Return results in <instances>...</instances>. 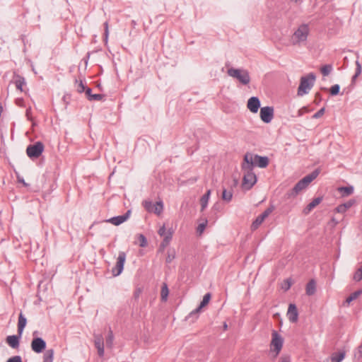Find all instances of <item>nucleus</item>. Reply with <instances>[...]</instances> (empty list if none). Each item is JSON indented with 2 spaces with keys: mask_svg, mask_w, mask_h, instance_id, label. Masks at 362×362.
Instances as JSON below:
<instances>
[{
  "mask_svg": "<svg viewBox=\"0 0 362 362\" xmlns=\"http://www.w3.org/2000/svg\"><path fill=\"white\" fill-rule=\"evenodd\" d=\"M269 158L267 156H261L257 154L251 153H246L244 156L243 164L246 165L247 168H252L257 166L261 168H264L269 165Z\"/></svg>",
  "mask_w": 362,
  "mask_h": 362,
  "instance_id": "f257e3e1",
  "label": "nucleus"
},
{
  "mask_svg": "<svg viewBox=\"0 0 362 362\" xmlns=\"http://www.w3.org/2000/svg\"><path fill=\"white\" fill-rule=\"evenodd\" d=\"M227 74L229 76L236 79L243 86H247L251 81L250 73L245 69L230 67L228 69Z\"/></svg>",
  "mask_w": 362,
  "mask_h": 362,
  "instance_id": "f03ea898",
  "label": "nucleus"
},
{
  "mask_svg": "<svg viewBox=\"0 0 362 362\" xmlns=\"http://www.w3.org/2000/svg\"><path fill=\"white\" fill-rule=\"evenodd\" d=\"M310 28L308 24H301L293 33L291 37V43L293 45H300L307 41Z\"/></svg>",
  "mask_w": 362,
  "mask_h": 362,
  "instance_id": "7ed1b4c3",
  "label": "nucleus"
},
{
  "mask_svg": "<svg viewBox=\"0 0 362 362\" xmlns=\"http://www.w3.org/2000/svg\"><path fill=\"white\" fill-rule=\"evenodd\" d=\"M315 81V75L313 73H310L305 76L300 78V85L298 88V95L303 96L308 93L313 88Z\"/></svg>",
  "mask_w": 362,
  "mask_h": 362,
  "instance_id": "20e7f679",
  "label": "nucleus"
},
{
  "mask_svg": "<svg viewBox=\"0 0 362 362\" xmlns=\"http://www.w3.org/2000/svg\"><path fill=\"white\" fill-rule=\"evenodd\" d=\"M242 169L244 171V176L243 178V187L245 189H250L257 182V177L252 171V168H247L246 165L242 163Z\"/></svg>",
  "mask_w": 362,
  "mask_h": 362,
  "instance_id": "39448f33",
  "label": "nucleus"
},
{
  "mask_svg": "<svg viewBox=\"0 0 362 362\" xmlns=\"http://www.w3.org/2000/svg\"><path fill=\"white\" fill-rule=\"evenodd\" d=\"M283 344H284V339L282 338V337L279 334V333L275 331V330H273L272 332V341H271V344H270V350L272 352H274V357H276L282 347H283Z\"/></svg>",
  "mask_w": 362,
  "mask_h": 362,
  "instance_id": "423d86ee",
  "label": "nucleus"
},
{
  "mask_svg": "<svg viewBox=\"0 0 362 362\" xmlns=\"http://www.w3.org/2000/svg\"><path fill=\"white\" fill-rule=\"evenodd\" d=\"M44 151V145L42 142L37 141L34 144L28 146L26 148V153L30 158H38Z\"/></svg>",
  "mask_w": 362,
  "mask_h": 362,
  "instance_id": "0eeeda50",
  "label": "nucleus"
},
{
  "mask_svg": "<svg viewBox=\"0 0 362 362\" xmlns=\"http://www.w3.org/2000/svg\"><path fill=\"white\" fill-rule=\"evenodd\" d=\"M126 260V254L124 252H119L116 265L112 268V272L114 276L119 275L124 269V264Z\"/></svg>",
  "mask_w": 362,
  "mask_h": 362,
  "instance_id": "6e6552de",
  "label": "nucleus"
},
{
  "mask_svg": "<svg viewBox=\"0 0 362 362\" xmlns=\"http://www.w3.org/2000/svg\"><path fill=\"white\" fill-rule=\"evenodd\" d=\"M274 107L271 106L263 107L260 109L259 116L264 123H269L274 118Z\"/></svg>",
  "mask_w": 362,
  "mask_h": 362,
  "instance_id": "1a4fd4ad",
  "label": "nucleus"
},
{
  "mask_svg": "<svg viewBox=\"0 0 362 362\" xmlns=\"http://www.w3.org/2000/svg\"><path fill=\"white\" fill-rule=\"evenodd\" d=\"M274 207L271 206L268 207L262 214L259 215L256 219L252 222L251 228L252 230H256L264 221V219L269 216V215L274 211Z\"/></svg>",
  "mask_w": 362,
  "mask_h": 362,
  "instance_id": "9d476101",
  "label": "nucleus"
},
{
  "mask_svg": "<svg viewBox=\"0 0 362 362\" xmlns=\"http://www.w3.org/2000/svg\"><path fill=\"white\" fill-rule=\"evenodd\" d=\"M31 349L32 350L37 354L42 352L43 350L46 348V342L41 337H35L33 338L31 341Z\"/></svg>",
  "mask_w": 362,
  "mask_h": 362,
  "instance_id": "9b49d317",
  "label": "nucleus"
},
{
  "mask_svg": "<svg viewBox=\"0 0 362 362\" xmlns=\"http://www.w3.org/2000/svg\"><path fill=\"white\" fill-rule=\"evenodd\" d=\"M211 293H206L204 296L203 299H202V302L200 303L199 307L197 308L196 309H194V310H192L189 314V315L187 317V318H190L192 317H197V315L200 313L201 310L209 303V302L211 299Z\"/></svg>",
  "mask_w": 362,
  "mask_h": 362,
  "instance_id": "f8f14e48",
  "label": "nucleus"
},
{
  "mask_svg": "<svg viewBox=\"0 0 362 362\" xmlns=\"http://www.w3.org/2000/svg\"><path fill=\"white\" fill-rule=\"evenodd\" d=\"M260 107V100L257 97H251L247 104V107L252 113H257Z\"/></svg>",
  "mask_w": 362,
  "mask_h": 362,
  "instance_id": "ddd939ff",
  "label": "nucleus"
},
{
  "mask_svg": "<svg viewBox=\"0 0 362 362\" xmlns=\"http://www.w3.org/2000/svg\"><path fill=\"white\" fill-rule=\"evenodd\" d=\"M306 187L303 182V181L300 180L298 181L296 185L293 187V189H291L290 191H288L286 193L287 198L294 197H296L300 192H301L303 189H305Z\"/></svg>",
  "mask_w": 362,
  "mask_h": 362,
  "instance_id": "4468645a",
  "label": "nucleus"
},
{
  "mask_svg": "<svg viewBox=\"0 0 362 362\" xmlns=\"http://www.w3.org/2000/svg\"><path fill=\"white\" fill-rule=\"evenodd\" d=\"M130 213V211H127L124 214L110 218L106 221L115 226H119L129 218Z\"/></svg>",
  "mask_w": 362,
  "mask_h": 362,
  "instance_id": "2eb2a0df",
  "label": "nucleus"
},
{
  "mask_svg": "<svg viewBox=\"0 0 362 362\" xmlns=\"http://www.w3.org/2000/svg\"><path fill=\"white\" fill-rule=\"evenodd\" d=\"M95 346L98 350V355L102 357L104 356V341L102 335L98 334L94 336Z\"/></svg>",
  "mask_w": 362,
  "mask_h": 362,
  "instance_id": "dca6fc26",
  "label": "nucleus"
},
{
  "mask_svg": "<svg viewBox=\"0 0 362 362\" xmlns=\"http://www.w3.org/2000/svg\"><path fill=\"white\" fill-rule=\"evenodd\" d=\"M287 316L290 322H296L298 320V310L295 304L291 303L288 305Z\"/></svg>",
  "mask_w": 362,
  "mask_h": 362,
  "instance_id": "f3484780",
  "label": "nucleus"
},
{
  "mask_svg": "<svg viewBox=\"0 0 362 362\" xmlns=\"http://www.w3.org/2000/svg\"><path fill=\"white\" fill-rule=\"evenodd\" d=\"M21 337L19 334L18 336L10 335L6 337V341L12 349H18L20 345L19 339Z\"/></svg>",
  "mask_w": 362,
  "mask_h": 362,
  "instance_id": "a211bd4d",
  "label": "nucleus"
},
{
  "mask_svg": "<svg viewBox=\"0 0 362 362\" xmlns=\"http://www.w3.org/2000/svg\"><path fill=\"white\" fill-rule=\"evenodd\" d=\"M319 173V170H315L310 174L305 176L303 179H301V180L307 187L308 185L318 176Z\"/></svg>",
  "mask_w": 362,
  "mask_h": 362,
  "instance_id": "6ab92c4d",
  "label": "nucleus"
},
{
  "mask_svg": "<svg viewBox=\"0 0 362 362\" xmlns=\"http://www.w3.org/2000/svg\"><path fill=\"white\" fill-rule=\"evenodd\" d=\"M27 320L25 317L22 314V313H20L18 317V333L21 337L22 333L23 332V329L26 325Z\"/></svg>",
  "mask_w": 362,
  "mask_h": 362,
  "instance_id": "aec40b11",
  "label": "nucleus"
},
{
  "mask_svg": "<svg viewBox=\"0 0 362 362\" xmlns=\"http://www.w3.org/2000/svg\"><path fill=\"white\" fill-rule=\"evenodd\" d=\"M316 291V282L314 279H311L306 285L305 292L308 296H313Z\"/></svg>",
  "mask_w": 362,
  "mask_h": 362,
  "instance_id": "412c9836",
  "label": "nucleus"
},
{
  "mask_svg": "<svg viewBox=\"0 0 362 362\" xmlns=\"http://www.w3.org/2000/svg\"><path fill=\"white\" fill-rule=\"evenodd\" d=\"M322 199L321 197H316L313 201L308 204V206L304 209V213L305 214L310 213L315 206H317L321 202Z\"/></svg>",
  "mask_w": 362,
  "mask_h": 362,
  "instance_id": "4be33fe9",
  "label": "nucleus"
},
{
  "mask_svg": "<svg viewBox=\"0 0 362 362\" xmlns=\"http://www.w3.org/2000/svg\"><path fill=\"white\" fill-rule=\"evenodd\" d=\"M345 356L346 352L344 351L333 353L331 356V361L332 362H341L345 358Z\"/></svg>",
  "mask_w": 362,
  "mask_h": 362,
  "instance_id": "5701e85b",
  "label": "nucleus"
},
{
  "mask_svg": "<svg viewBox=\"0 0 362 362\" xmlns=\"http://www.w3.org/2000/svg\"><path fill=\"white\" fill-rule=\"evenodd\" d=\"M210 195H211V190L209 189L207 190V192L202 197L201 199H200V203H201V206H202V209L201 210L202 211H204L206 206H207V204H208V202H209V197H210Z\"/></svg>",
  "mask_w": 362,
  "mask_h": 362,
  "instance_id": "b1692460",
  "label": "nucleus"
},
{
  "mask_svg": "<svg viewBox=\"0 0 362 362\" xmlns=\"http://www.w3.org/2000/svg\"><path fill=\"white\" fill-rule=\"evenodd\" d=\"M14 79L16 88L23 91V86L25 84V78L19 75H15Z\"/></svg>",
  "mask_w": 362,
  "mask_h": 362,
  "instance_id": "393cba45",
  "label": "nucleus"
},
{
  "mask_svg": "<svg viewBox=\"0 0 362 362\" xmlns=\"http://www.w3.org/2000/svg\"><path fill=\"white\" fill-rule=\"evenodd\" d=\"M362 359V341L361 344L354 351V362H361Z\"/></svg>",
  "mask_w": 362,
  "mask_h": 362,
  "instance_id": "a878e982",
  "label": "nucleus"
},
{
  "mask_svg": "<svg viewBox=\"0 0 362 362\" xmlns=\"http://www.w3.org/2000/svg\"><path fill=\"white\" fill-rule=\"evenodd\" d=\"M54 349H50L46 350V351L43 354V361L42 362H53L54 359Z\"/></svg>",
  "mask_w": 362,
  "mask_h": 362,
  "instance_id": "bb28decb",
  "label": "nucleus"
},
{
  "mask_svg": "<svg viewBox=\"0 0 362 362\" xmlns=\"http://www.w3.org/2000/svg\"><path fill=\"white\" fill-rule=\"evenodd\" d=\"M163 211V203L162 201L156 202L153 208L152 209V213H154L157 215H160Z\"/></svg>",
  "mask_w": 362,
  "mask_h": 362,
  "instance_id": "cd10ccee",
  "label": "nucleus"
},
{
  "mask_svg": "<svg viewBox=\"0 0 362 362\" xmlns=\"http://www.w3.org/2000/svg\"><path fill=\"white\" fill-rule=\"evenodd\" d=\"M362 294V289L357 290L352 293L349 297L346 298L345 303L349 304L353 300L357 299Z\"/></svg>",
  "mask_w": 362,
  "mask_h": 362,
  "instance_id": "c85d7f7f",
  "label": "nucleus"
},
{
  "mask_svg": "<svg viewBox=\"0 0 362 362\" xmlns=\"http://www.w3.org/2000/svg\"><path fill=\"white\" fill-rule=\"evenodd\" d=\"M339 191L341 192L342 196L346 197L351 194L354 192V187L351 186L341 187L339 188Z\"/></svg>",
  "mask_w": 362,
  "mask_h": 362,
  "instance_id": "c756f323",
  "label": "nucleus"
},
{
  "mask_svg": "<svg viewBox=\"0 0 362 362\" xmlns=\"http://www.w3.org/2000/svg\"><path fill=\"white\" fill-rule=\"evenodd\" d=\"M233 193L231 191H228L226 189H223L222 199L226 202H230L232 199Z\"/></svg>",
  "mask_w": 362,
  "mask_h": 362,
  "instance_id": "7c9ffc66",
  "label": "nucleus"
},
{
  "mask_svg": "<svg viewBox=\"0 0 362 362\" xmlns=\"http://www.w3.org/2000/svg\"><path fill=\"white\" fill-rule=\"evenodd\" d=\"M333 68L331 64H326L321 67V73L323 76H328L332 71Z\"/></svg>",
  "mask_w": 362,
  "mask_h": 362,
  "instance_id": "2f4dec72",
  "label": "nucleus"
},
{
  "mask_svg": "<svg viewBox=\"0 0 362 362\" xmlns=\"http://www.w3.org/2000/svg\"><path fill=\"white\" fill-rule=\"evenodd\" d=\"M169 293V291L168 288V286L165 284H163L161 288L160 296H161V300L163 301H165L167 300L168 296Z\"/></svg>",
  "mask_w": 362,
  "mask_h": 362,
  "instance_id": "473e14b6",
  "label": "nucleus"
},
{
  "mask_svg": "<svg viewBox=\"0 0 362 362\" xmlns=\"http://www.w3.org/2000/svg\"><path fill=\"white\" fill-rule=\"evenodd\" d=\"M142 205L144 207V209L149 213H152V209L153 208L154 204L148 200H144L142 202Z\"/></svg>",
  "mask_w": 362,
  "mask_h": 362,
  "instance_id": "72a5a7b5",
  "label": "nucleus"
},
{
  "mask_svg": "<svg viewBox=\"0 0 362 362\" xmlns=\"http://www.w3.org/2000/svg\"><path fill=\"white\" fill-rule=\"evenodd\" d=\"M353 279L356 281H360L362 280V265L356 271Z\"/></svg>",
  "mask_w": 362,
  "mask_h": 362,
  "instance_id": "f704fd0d",
  "label": "nucleus"
},
{
  "mask_svg": "<svg viewBox=\"0 0 362 362\" xmlns=\"http://www.w3.org/2000/svg\"><path fill=\"white\" fill-rule=\"evenodd\" d=\"M113 339H114V336H113L112 332L110 330L108 333L107 337H106V346L107 347L111 348L112 346Z\"/></svg>",
  "mask_w": 362,
  "mask_h": 362,
  "instance_id": "c9c22d12",
  "label": "nucleus"
},
{
  "mask_svg": "<svg viewBox=\"0 0 362 362\" xmlns=\"http://www.w3.org/2000/svg\"><path fill=\"white\" fill-rule=\"evenodd\" d=\"M173 230H171V229H169L167 233H165V235H164L163 237V240L165 243H169L170 242V240H172V238H173Z\"/></svg>",
  "mask_w": 362,
  "mask_h": 362,
  "instance_id": "e433bc0d",
  "label": "nucleus"
},
{
  "mask_svg": "<svg viewBox=\"0 0 362 362\" xmlns=\"http://www.w3.org/2000/svg\"><path fill=\"white\" fill-rule=\"evenodd\" d=\"M138 240L139 241V245L144 247L147 245V240L146 237L143 234H139Z\"/></svg>",
  "mask_w": 362,
  "mask_h": 362,
  "instance_id": "4c0bfd02",
  "label": "nucleus"
},
{
  "mask_svg": "<svg viewBox=\"0 0 362 362\" xmlns=\"http://www.w3.org/2000/svg\"><path fill=\"white\" fill-rule=\"evenodd\" d=\"M339 85L335 84L330 88V93L332 95H336L339 93Z\"/></svg>",
  "mask_w": 362,
  "mask_h": 362,
  "instance_id": "58836bf2",
  "label": "nucleus"
},
{
  "mask_svg": "<svg viewBox=\"0 0 362 362\" xmlns=\"http://www.w3.org/2000/svg\"><path fill=\"white\" fill-rule=\"evenodd\" d=\"M175 257V252L174 250L168 252V256L166 257V262L170 263Z\"/></svg>",
  "mask_w": 362,
  "mask_h": 362,
  "instance_id": "ea45409f",
  "label": "nucleus"
},
{
  "mask_svg": "<svg viewBox=\"0 0 362 362\" xmlns=\"http://www.w3.org/2000/svg\"><path fill=\"white\" fill-rule=\"evenodd\" d=\"M325 108L322 107L320 110H319L316 113H315L313 115V118L318 119V118L321 117L325 114Z\"/></svg>",
  "mask_w": 362,
  "mask_h": 362,
  "instance_id": "a19ab883",
  "label": "nucleus"
},
{
  "mask_svg": "<svg viewBox=\"0 0 362 362\" xmlns=\"http://www.w3.org/2000/svg\"><path fill=\"white\" fill-rule=\"evenodd\" d=\"M104 95L102 94H93L90 95L89 100L99 101L103 98Z\"/></svg>",
  "mask_w": 362,
  "mask_h": 362,
  "instance_id": "79ce46f5",
  "label": "nucleus"
},
{
  "mask_svg": "<svg viewBox=\"0 0 362 362\" xmlns=\"http://www.w3.org/2000/svg\"><path fill=\"white\" fill-rule=\"evenodd\" d=\"M86 89V87L84 86L83 82L81 81L76 86V90L78 93H83Z\"/></svg>",
  "mask_w": 362,
  "mask_h": 362,
  "instance_id": "37998d69",
  "label": "nucleus"
},
{
  "mask_svg": "<svg viewBox=\"0 0 362 362\" xmlns=\"http://www.w3.org/2000/svg\"><path fill=\"white\" fill-rule=\"evenodd\" d=\"M206 223H207V221H206L204 223H200L198 226L197 229V233H199V234H202L204 232V230L206 226Z\"/></svg>",
  "mask_w": 362,
  "mask_h": 362,
  "instance_id": "c03bdc74",
  "label": "nucleus"
},
{
  "mask_svg": "<svg viewBox=\"0 0 362 362\" xmlns=\"http://www.w3.org/2000/svg\"><path fill=\"white\" fill-rule=\"evenodd\" d=\"M6 362H23L20 356H14L9 358Z\"/></svg>",
  "mask_w": 362,
  "mask_h": 362,
  "instance_id": "a18cd8bd",
  "label": "nucleus"
},
{
  "mask_svg": "<svg viewBox=\"0 0 362 362\" xmlns=\"http://www.w3.org/2000/svg\"><path fill=\"white\" fill-rule=\"evenodd\" d=\"M356 68L355 74H356V76H360L361 74V71H362V67H361L360 62L358 60L356 62Z\"/></svg>",
  "mask_w": 362,
  "mask_h": 362,
  "instance_id": "49530a36",
  "label": "nucleus"
},
{
  "mask_svg": "<svg viewBox=\"0 0 362 362\" xmlns=\"http://www.w3.org/2000/svg\"><path fill=\"white\" fill-rule=\"evenodd\" d=\"M336 211L338 212V213H344L346 211V206L345 205H344L343 204H340L339 205L337 208H336Z\"/></svg>",
  "mask_w": 362,
  "mask_h": 362,
  "instance_id": "de8ad7c7",
  "label": "nucleus"
},
{
  "mask_svg": "<svg viewBox=\"0 0 362 362\" xmlns=\"http://www.w3.org/2000/svg\"><path fill=\"white\" fill-rule=\"evenodd\" d=\"M291 286V281L289 279H286V281H284V283L282 286V288L284 289L285 291H287L290 288Z\"/></svg>",
  "mask_w": 362,
  "mask_h": 362,
  "instance_id": "09e8293b",
  "label": "nucleus"
},
{
  "mask_svg": "<svg viewBox=\"0 0 362 362\" xmlns=\"http://www.w3.org/2000/svg\"><path fill=\"white\" fill-rule=\"evenodd\" d=\"M167 233L166 231V228H165V225H163V226H161L158 231V233L160 236H163L164 235H165V233Z\"/></svg>",
  "mask_w": 362,
  "mask_h": 362,
  "instance_id": "8fccbe9b",
  "label": "nucleus"
},
{
  "mask_svg": "<svg viewBox=\"0 0 362 362\" xmlns=\"http://www.w3.org/2000/svg\"><path fill=\"white\" fill-rule=\"evenodd\" d=\"M104 26H105V33H104V35H105V40L107 41V37H108V35H109V30H108V23H107V21H106V22L104 23Z\"/></svg>",
  "mask_w": 362,
  "mask_h": 362,
  "instance_id": "3c124183",
  "label": "nucleus"
},
{
  "mask_svg": "<svg viewBox=\"0 0 362 362\" xmlns=\"http://www.w3.org/2000/svg\"><path fill=\"white\" fill-rule=\"evenodd\" d=\"M308 112V107H303L302 108H300L298 111V113H297V115L298 117H301L304 113Z\"/></svg>",
  "mask_w": 362,
  "mask_h": 362,
  "instance_id": "603ef678",
  "label": "nucleus"
},
{
  "mask_svg": "<svg viewBox=\"0 0 362 362\" xmlns=\"http://www.w3.org/2000/svg\"><path fill=\"white\" fill-rule=\"evenodd\" d=\"M354 202H355L354 200H349V201H348L347 202H346V203H344L343 204L345 205L346 209H349L350 207H351L353 206Z\"/></svg>",
  "mask_w": 362,
  "mask_h": 362,
  "instance_id": "864d4df0",
  "label": "nucleus"
},
{
  "mask_svg": "<svg viewBox=\"0 0 362 362\" xmlns=\"http://www.w3.org/2000/svg\"><path fill=\"white\" fill-rule=\"evenodd\" d=\"M169 245V243H166L163 240L162 243L160 245L159 251H163L164 249Z\"/></svg>",
  "mask_w": 362,
  "mask_h": 362,
  "instance_id": "5fc2aeb1",
  "label": "nucleus"
},
{
  "mask_svg": "<svg viewBox=\"0 0 362 362\" xmlns=\"http://www.w3.org/2000/svg\"><path fill=\"white\" fill-rule=\"evenodd\" d=\"M85 93L87 97V98L89 100L90 98V95H92V90L90 88H86L85 90Z\"/></svg>",
  "mask_w": 362,
  "mask_h": 362,
  "instance_id": "6e6d98bb",
  "label": "nucleus"
},
{
  "mask_svg": "<svg viewBox=\"0 0 362 362\" xmlns=\"http://www.w3.org/2000/svg\"><path fill=\"white\" fill-rule=\"evenodd\" d=\"M141 293V290L140 288H137L134 292L135 298H138Z\"/></svg>",
  "mask_w": 362,
  "mask_h": 362,
  "instance_id": "4d7b16f0",
  "label": "nucleus"
},
{
  "mask_svg": "<svg viewBox=\"0 0 362 362\" xmlns=\"http://www.w3.org/2000/svg\"><path fill=\"white\" fill-rule=\"evenodd\" d=\"M321 100V95L319 93L315 94V102L317 104Z\"/></svg>",
  "mask_w": 362,
  "mask_h": 362,
  "instance_id": "13d9d810",
  "label": "nucleus"
},
{
  "mask_svg": "<svg viewBox=\"0 0 362 362\" xmlns=\"http://www.w3.org/2000/svg\"><path fill=\"white\" fill-rule=\"evenodd\" d=\"M279 362H291L290 358L288 356L281 357Z\"/></svg>",
  "mask_w": 362,
  "mask_h": 362,
  "instance_id": "bf43d9fd",
  "label": "nucleus"
},
{
  "mask_svg": "<svg viewBox=\"0 0 362 362\" xmlns=\"http://www.w3.org/2000/svg\"><path fill=\"white\" fill-rule=\"evenodd\" d=\"M30 112H31V109L30 108H28L26 110V116L28 117V118L29 119H30Z\"/></svg>",
  "mask_w": 362,
  "mask_h": 362,
  "instance_id": "052dcab7",
  "label": "nucleus"
},
{
  "mask_svg": "<svg viewBox=\"0 0 362 362\" xmlns=\"http://www.w3.org/2000/svg\"><path fill=\"white\" fill-rule=\"evenodd\" d=\"M359 76H356V74H354V75L352 77V79H351V82L352 83H354L356 81V79Z\"/></svg>",
  "mask_w": 362,
  "mask_h": 362,
  "instance_id": "680f3d73",
  "label": "nucleus"
},
{
  "mask_svg": "<svg viewBox=\"0 0 362 362\" xmlns=\"http://www.w3.org/2000/svg\"><path fill=\"white\" fill-rule=\"evenodd\" d=\"M359 76H356V74H354V75L352 77V79H351V82L352 83H354L356 81V79Z\"/></svg>",
  "mask_w": 362,
  "mask_h": 362,
  "instance_id": "e2e57ef3",
  "label": "nucleus"
},
{
  "mask_svg": "<svg viewBox=\"0 0 362 362\" xmlns=\"http://www.w3.org/2000/svg\"><path fill=\"white\" fill-rule=\"evenodd\" d=\"M223 327H224L225 330L227 329L228 326H227L226 323H224Z\"/></svg>",
  "mask_w": 362,
  "mask_h": 362,
  "instance_id": "0e129e2a",
  "label": "nucleus"
}]
</instances>
